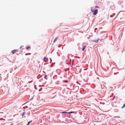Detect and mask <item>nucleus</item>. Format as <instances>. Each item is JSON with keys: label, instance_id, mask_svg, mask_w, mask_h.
I'll list each match as a JSON object with an SVG mask.
<instances>
[{"label": "nucleus", "instance_id": "nucleus-15", "mask_svg": "<svg viewBox=\"0 0 125 125\" xmlns=\"http://www.w3.org/2000/svg\"><path fill=\"white\" fill-rule=\"evenodd\" d=\"M74 113V112L72 111V112H71L68 113V114H71V113Z\"/></svg>", "mask_w": 125, "mask_h": 125}, {"label": "nucleus", "instance_id": "nucleus-25", "mask_svg": "<svg viewBox=\"0 0 125 125\" xmlns=\"http://www.w3.org/2000/svg\"><path fill=\"white\" fill-rule=\"evenodd\" d=\"M115 15V13H114V15H113V16H114V15Z\"/></svg>", "mask_w": 125, "mask_h": 125}, {"label": "nucleus", "instance_id": "nucleus-4", "mask_svg": "<svg viewBox=\"0 0 125 125\" xmlns=\"http://www.w3.org/2000/svg\"><path fill=\"white\" fill-rule=\"evenodd\" d=\"M17 50H14L12 51L11 52L13 54L16 51H17Z\"/></svg>", "mask_w": 125, "mask_h": 125}, {"label": "nucleus", "instance_id": "nucleus-1", "mask_svg": "<svg viewBox=\"0 0 125 125\" xmlns=\"http://www.w3.org/2000/svg\"><path fill=\"white\" fill-rule=\"evenodd\" d=\"M93 12V15H95L96 14L98 13V10L97 9H96L95 10H94V11Z\"/></svg>", "mask_w": 125, "mask_h": 125}, {"label": "nucleus", "instance_id": "nucleus-10", "mask_svg": "<svg viewBox=\"0 0 125 125\" xmlns=\"http://www.w3.org/2000/svg\"><path fill=\"white\" fill-rule=\"evenodd\" d=\"M32 121L31 120V121H30L28 122L27 124L26 125H29Z\"/></svg>", "mask_w": 125, "mask_h": 125}, {"label": "nucleus", "instance_id": "nucleus-3", "mask_svg": "<svg viewBox=\"0 0 125 125\" xmlns=\"http://www.w3.org/2000/svg\"><path fill=\"white\" fill-rule=\"evenodd\" d=\"M99 40V39H98L97 40H93L92 41V42H94L95 43H97L98 42V40Z\"/></svg>", "mask_w": 125, "mask_h": 125}, {"label": "nucleus", "instance_id": "nucleus-30", "mask_svg": "<svg viewBox=\"0 0 125 125\" xmlns=\"http://www.w3.org/2000/svg\"><path fill=\"white\" fill-rule=\"evenodd\" d=\"M24 104H23L22 105H24Z\"/></svg>", "mask_w": 125, "mask_h": 125}, {"label": "nucleus", "instance_id": "nucleus-8", "mask_svg": "<svg viewBox=\"0 0 125 125\" xmlns=\"http://www.w3.org/2000/svg\"><path fill=\"white\" fill-rule=\"evenodd\" d=\"M57 39H58V37H56V38H55V39H54V40L53 41L54 42H55L57 40Z\"/></svg>", "mask_w": 125, "mask_h": 125}, {"label": "nucleus", "instance_id": "nucleus-19", "mask_svg": "<svg viewBox=\"0 0 125 125\" xmlns=\"http://www.w3.org/2000/svg\"><path fill=\"white\" fill-rule=\"evenodd\" d=\"M29 48H30V46H28L26 47V49H29Z\"/></svg>", "mask_w": 125, "mask_h": 125}, {"label": "nucleus", "instance_id": "nucleus-20", "mask_svg": "<svg viewBox=\"0 0 125 125\" xmlns=\"http://www.w3.org/2000/svg\"><path fill=\"white\" fill-rule=\"evenodd\" d=\"M76 83H78L79 85H80L81 84L80 83H78V82H76Z\"/></svg>", "mask_w": 125, "mask_h": 125}, {"label": "nucleus", "instance_id": "nucleus-29", "mask_svg": "<svg viewBox=\"0 0 125 125\" xmlns=\"http://www.w3.org/2000/svg\"><path fill=\"white\" fill-rule=\"evenodd\" d=\"M42 85V86H44V85Z\"/></svg>", "mask_w": 125, "mask_h": 125}, {"label": "nucleus", "instance_id": "nucleus-28", "mask_svg": "<svg viewBox=\"0 0 125 125\" xmlns=\"http://www.w3.org/2000/svg\"><path fill=\"white\" fill-rule=\"evenodd\" d=\"M71 66L72 67V65H71Z\"/></svg>", "mask_w": 125, "mask_h": 125}, {"label": "nucleus", "instance_id": "nucleus-12", "mask_svg": "<svg viewBox=\"0 0 125 125\" xmlns=\"http://www.w3.org/2000/svg\"><path fill=\"white\" fill-rule=\"evenodd\" d=\"M63 82H66V83H67L68 82V81L67 80H63L62 81Z\"/></svg>", "mask_w": 125, "mask_h": 125}, {"label": "nucleus", "instance_id": "nucleus-11", "mask_svg": "<svg viewBox=\"0 0 125 125\" xmlns=\"http://www.w3.org/2000/svg\"><path fill=\"white\" fill-rule=\"evenodd\" d=\"M125 107V104H123V106H122V107L121 108H123Z\"/></svg>", "mask_w": 125, "mask_h": 125}, {"label": "nucleus", "instance_id": "nucleus-13", "mask_svg": "<svg viewBox=\"0 0 125 125\" xmlns=\"http://www.w3.org/2000/svg\"><path fill=\"white\" fill-rule=\"evenodd\" d=\"M44 78L46 79H47V75H45Z\"/></svg>", "mask_w": 125, "mask_h": 125}, {"label": "nucleus", "instance_id": "nucleus-16", "mask_svg": "<svg viewBox=\"0 0 125 125\" xmlns=\"http://www.w3.org/2000/svg\"><path fill=\"white\" fill-rule=\"evenodd\" d=\"M28 108V106H26V107H23V108L24 109H25L26 108Z\"/></svg>", "mask_w": 125, "mask_h": 125}, {"label": "nucleus", "instance_id": "nucleus-24", "mask_svg": "<svg viewBox=\"0 0 125 125\" xmlns=\"http://www.w3.org/2000/svg\"><path fill=\"white\" fill-rule=\"evenodd\" d=\"M66 69H65V72H66Z\"/></svg>", "mask_w": 125, "mask_h": 125}, {"label": "nucleus", "instance_id": "nucleus-26", "mask_svg": "<svg viewBox=\"0 0 125 125\" xmlns=\"http://www.w3.org/2000/svg\"><path fill=\"white\" fill-rule=\"evenodd\" d=\"M43 72L44 73H45V72L44 71H43Z\"/></svg>", "mask_w": 125, "mask_h": 125}, {"label": "nucleus", "instance_id": "nucleus-9", "mask_svg": "<svg viewBox=\"0 0 125 125\" xmlns=\"http://www.w3.org/2000/svg\"><path fill=\"white\" fill-rule=\"evenodd\" d=\"M61 113H62L66 115L67 114H68V113L66 112H61Z\"/></svg>", "mask_w": 125, "mask_h": 125}, {"label": "nucleus", "instance_id": "nucleus-5", "mask_svg": "<svg viewBox=\"0 0 125 125\" xmlns=\"http://www.w3.org/2000/svg\"><path fill=\"white\" fill-rule=\"evenodd\" d=\"M95 9V8L94 7H91V11L92 12H93L94 11V10Z\"/></svg>", "mask_w": 125, "mask_h": 125}, {"label": "nucleus", "instance_id": "nucleus-14", "mask_svg": "<svg viewBox=\"0 0 125 125\" xmlns=\"http://www.w3.org/2000/svg\"><path fill=\"white\" fill-rule=\"evenodd\" d=\"M25 114V112H24L22 114H21L22 116H23L24 115V114Z\"/></svg>", "mask_w": 125, "mask_h": 125}, {"label": "nucleus", "instance_id": "nucleus-18", "mask_svg": "<svg viewBox=\"0 0 125 125\" xmlns=\"http://www.w3.org/2000/svg\"><path fill=\"white\" fill-rule=\"evenodd\" d=\"M94 7L95 8H95H99V7L97 6H95V7Z\"/></svg>", "mask_w": 125, "mask_h": 125}, {"label": "nucleus", "instance_id": "nucleus-6", "mask_svg": "<svg viewBox=\"0 0 125 125\" xmlns=\"http://www.w3.org/2000/svg\"><path fill=\"white\" fill-rule=\"evenodd\" d=\"M79 89V87L78 86H76L75 87V88H74V89H76V90H78Z\"/></svg>", "mask_w": 125, "mask_h": 125}, {"label": "nucleus", "instance_id": "nucleus-23", "mask_svg": "<svg viewBox=\"0 0 125 125\" xmlns=\"http://www.w3.org/2000/svg\"><path fill=\"white\" fill-rule=\"evenodd\" d=\"M39 86V87H40L42 86V85H40Z\"/></svg>", "mask_w": 125, "mask_h": 125}, {"label": "nucleus", "instance_id": "nucleus-31", "mask_svg": "<svg viewBox=\"0 0 125 125\" xmlns=\"http://www.w3.org/2000/svg\"><path fill=\"white\" fill-rule=\"evenodd\" d=\"M1 75V74L0 73V75Z\"/></svg>", "mask_w": 125, "mask_h": 125}, {"label": "nucleus", "instance_id": "nucleus-27", "mask_svg": "<svg viewBox=\"0 0 125 125\" xmlns=\"http://www.w3.org/2000/svg\"><path fill=\"white\" fill-rule=\"evenodd\" d=\"M67 69H68V70H69V68H68Z\"/></svg>", "mask_w": 125, "mask_h": 125}, {"label": "nucleus", "instance_id": "nucleus-22", "mask_svg": "<svg viewBox=\"0 0 125 125\" xmlns=\"http://www.w3.org/2000/svg\"><path fill=\"white\" fill-rule=\"evenodd\" d=\"M113 15H110V17H111L112 18V17H113Z\"/></svg>", "mask_w": 125, "mask_h": 125}, {"label": "nucleus", "instance_id": "nucleus-7", "mask_svg": "<svg viewBox=\"0 0 125 125\" xmlns=\"http://www.w3.org/2000/svg\"><path fill=\"white\" fill-rule=\"evenodd\" d=\"M86 46H84L83 47V48H82V50L83 51L84 50L85 48H86Z\"/></svg>", "mask_w": 125, "mask_h": 125}, {"label": "nucleus", "instance_id": "nucleus-2", "mask_svg": "<svg viewBox=\"0 0 125 125\" xmlns=\"http://www.w3.org/2000/svg\"><path fill=\"white\" fill-rule=\"evenodd\" d=\"M48 59L46 57H44L43 59V60L44 62H46L47 61H48Z\"/></svg>", "mask_w": 125, "mask_h": 125}, {"label": "nucleus", "instance_id": "nucleus-21", "mask_svg": "<svg viewBox=\"0 0 125 125\" xmlns=\"http://www.w3.org/2000/svg\"><path fill=\"white\" fill-rule=\"evenodd\" d=\"M23 47V46H21L20 47V49H21V48H22V47Z\"/></svg>", "mask_w": 125, "mask_h": 125}, {"label": "nucleus", "instance_id": "nucleus-17", "mask_svg": "<svg viewBox=\"0 0 125 125\" xmlns=\"http://www.w3.org/2000/svg\"><path fill=\"white\" fill-rule=\"evenodd\" d=\"M42 88H41L40 89H39V92H40L42 90Z\"/></svg>", "mask_w": 125, "mask_h": 125}]
</instances>
